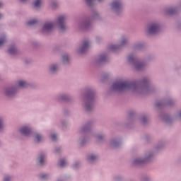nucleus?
<instances>
[{
    "mask_svg": "<svg viewBox=\"0 0 181 181\" xmlns=\"http://www.w3.org/2000/svg\"><path fill=\"white\" fill-rule=\"evenodd\" d=\"M112 87L113 90H117L119 91H121L127 88H130V87H132V84L128 83L127 81H117L113 83Z\"/></svg>",
    "mask_w": 181,
    "mask_h": 181,
    "instance_id": "nucleus-1",
    "label": "nucleus"
},
{
    "mask_svg": "<svg viewBox=\"0 0 181 181\" xmlns=\"http://www.w3.org/2000/svg\"><path fill=\"white\" fill-rule=\"evenodd\" d=\"M159 32V25L158 24H152L148 28V33L150 35H154Z\"/></svg>",
    "mask_w": 181,
    "mask_h": 181,
    "instance_id": "nucleus-2",
    "label": "nucleus"
},
{
    "mask_svg": "<svg viewBox=\"0 0 181 181\" xmlns=\"http://www.w3.org/2000/svg\"><path fill=\"white\" fill-rule=\"evenodd\" d=\"M64 21H66V17L62 16H59L57 21L59 26H60L61 30H65L66 25H64Z\"/></svg>",
    "mask_w": 181,
    "mask_h": 181,
    "instance_id": "nucleus-3",
    "label": "nucleus"
},
{
    "mask_svg": "<svg viewBox=\"0 0 181 181\" xmlns=\"http://www.w3.org/2000/svg\"><path fill=\"white\" fill-rule=\"evenodd\" d=\"M20 132L23 135H30V129L28 128V127H26V126H24L21 128V129L20 130Z\"/></svg>",
    "mask_w": 181,
    "mask_h": 181,
    "instance_id": "nucleus-4",
    "label": "nucleus"
},
{
    "mask_svg": "<svg viewBox=\"0 0 181 181\" xmlns=\"http://www.w3.org/2000/svg\"><path fill=\"white\" fill-rule=\"evenodd\" d=\"M90 46V43L88 41H85L83 44L82 47L81 48V53H84L88 49V47Z\"/></svg>",
    "mask_w": 181,
    "mask_h": 181,
    "instance_id": "nucleus-5",
    "label": "nucleus"
},
{
    "mask_svg": "<svg viewBox=\"0 0 181 181\" xmlns=\"http://www.w3.org/2000/svg\"><path fill=\"white\" fill-rule=\"evenodd\" d=\"M52 29H53V23H46L44 25L43 30L49 31V30H52Z\"/></svg>",
    "mask_w": 181,
    "mask_h": 181,
    "instance_id": "nucleus-6",
    "label": "nucleus"
},
{
    "mask_svg": "<svg viewBox=\"0 0 181 181\" xmlns=\"http://www.w3.org/2000/svg\"><path fill=\"white\" fill-rule=\"evenodd\" d=\"M112 8L113 9H118L119 8H121V2H119V1H115L112 4Z\"/></svg>",
    "mask_w": 181,
    "mask_h": 181,
    "instance_id": "nucleus-7",
    "label": "nucleus"
},
{
    "mask_svg": "<svg viewBox=\"0 0 181 181\" xmlns=\"http://www.w3.org/2000/svg\"><path fill=\"white\" fill-rule=\"evenodd\" d=\"M42 4V0H35L34 2V6L35 8H39Z\"/></svg>",
    "mask_w": 181,
    "mask_h": 181,
    "instance_id": "nucleus-8",
    "label": "nucleus"
},
{
    "mask_svg": "<svg viewBox=\"0 0 181 181\" xmlns=\"http://www.w3.org/2000/svg\"><path fill=\"white\" fill-rule=\"evenodd\" d=\"M18 87H26V82L23 81H20L18 82Z\"/></svg>",
    "mask_w": 181,
    "mask_h": 181,
    "instance_id": "nucleus-9",
    "label": "nucleus"
},
{
    "mask_svg": "<svg viewBox=\"0 0 181 181\" xmlns=\"http://www.w3.org/2000/svg\"><path fill=\"white\" fill-rule=\"evenodd\" d=\"M8 52L10 54H15V53H16V49H15V47H11L9 49Z\"/></svg>",
    "mask_w": 181,
    "mask_h": 181,
    "instance_id": "nucleus-10",
    "label": "nucleus"
},
{
    "mask_svg": "<svg viewBox=\"0 0 181 181\" xmlns=\"http://www.w3.org/2000/svg\"><path fill=\"white\" fill-rule=\"evenodd\" d=\"M66 161L64 160H61L60 161H59V166L61 167V168H63V167H64V166H66Z\"/></svg>",
    "mask_w": 181,
    "mask_h": 181,
    "instance_id": "nucleus-11",
    "label": "nucleus"
},
{
    "mask_svg": "<svg viewBox=\"0 0 181 181\" xmlns=\"http://www.w3.org/2000/svg\"><path fill=\"white\" fill-rule=\"evenodd\" d=\"M35 141H37V142H40V141H42V136L39 134H37L35 136Z\"/></svg>",
    "mask_w": 181,
    "mask_h": 181,
    "instance_id": "nucleus-12",
    "label": "nucleus"
},
{
    "mask_svg": "<svg viewBox=\"0 0 181 181\" xmlns=\"http://www.w3.org/2000/svg\"><path fill=\"white\" fill-rule=\"evenodd\" d=\"M95 159H97V156H90L88 158V160H95Z\"/></svg>",
    "mask_w": 181,
    "mask_h": 181,
    "instance_id": "nucleus-13",
    "label": "nucleus"
},
{
    "mask_svg": "<svg viewBox=\"0 0 181 181\" xmlns=\"http://www.w3.org/2000/svg\"><path fill=\"white\" fill-rule=\"evenodd\" d=\"M36 23H37V21H36V20H33V21L28 22V25H35V24H36Z\"/></svg>",
    "mask_w": 181,
    "mask_h": 181,
    "instance_id": "nucleus-14",
    "label": "nucleus"
},
{
    "mask_svg": "<svg viewBox=\"0 0 181 181\" xmlns=\"http://www.w3.org/2000/svg\"><path fill=\"white\" fill-rule=\"evenodd\" d=\"M43 160H45V156H40V165L43 164Z\"/></svg>",
    "mask_w": 181,
    "mask_h": 181,
    "instance_id": "nucleus-15",
    "label": "nucleus"
},
{
    "mask_svg": "<svg viewBox=\"0 0 181 181\" xmlns=\"http://www.w3.org/2000/svg\"><path fill=\"white\" fill-rule=\"evenodd\" d=\"M57 70V66L55 65H53L51 66V71H56Z\"/></svg>",
    "mask_w": 181,
    "mask_h": 181,
    "instance_id": "nucleus-16",
    "label": "nucleus"
},
{
    "mask_svg": "<svg viewBox=\"0 0 181 181\" xmlns=\"http://www.w3.org/2000/svg\"><path fill=\"white\" fill-rule=\"evenodd\" d=\"M98 2H101L103 0H98ZM86 2L88 4V5H91L93 4V0H86Z\"/></svg>",
    "mask_w": 181,
    "mask_h": 181,
    "instance_id": "nucleus-17",
    "label": "nucleus"
},
{
    "mask_svg": "<svg viewBox=\"0 0 181 181\" xmlns=\"http://www.w3.org/2000/svg\"><path fill=\"white\" fill-rule=\"evenodd\" d=\"M5 43V38L0 39V46H2L3 44Z\"/></svg>",
    "mask_w": 181,
    "mask_h": 181,
    "instance_id": "nucleus-18",
    "label": "nucleus"
},
{
    "mask_svg": "<svg viewBox=\"0 0 181 181\" xmlns=\"http://www.w3.org/2000/svg\"><path fill=\"white\" fill-rule=\"evenodd\" d=\"M57 138V136H56V134H52V136H51V139L52 140V141H56V139Z\"/></svg>",
    "mask_w": 181,
    "mask_h": 181,
    "instance_id": "nucleus-19",
    "label": "nucleus"
},
{
    "mask_svg": "<svg viewBox=\"0 0 181 181\" xmlns=\"http://www.w3.org/2000/svg\"><path fill=\"white\" fill-rule=\"evenodd\" d=\"M63 60H64V62H66V60H69V57H67V56H64Z\"/></svg>",
    "mask_w": 181,
    "mask_h": 181,
    "instance_id": "nucleus-20",
    "label": "nucleus"
},
{
    "mask_svg": "<svg viewBox=\"0 0 181 181\" xmlns=\"http://www.w3.org/2000/svg\"><path fill=\"white\" fill-rule=\"evenodd\" d=\"M9 180H11V177H6L4 178V181H9Z\"/></svg>",
    "mask_w": 181,
    "mask_h": 181,
    "instance_id": "nucleus-21",
    "label": "nucleus"
},
{
    "mask_svg": "<svg viewBox=\"0 0 181 181\" xmlns=\"http://www.w3.org/2000/svg\"><path fill=\"white\" fill-rule=\"evenodd\" d=\"M47 175H41V179H46Z\"/></svg>",
    "mask_w": 181,
    "mask_h": 181,
    "instance_id": "nucleus-22",
    "label": "nucleus"
},
{
    "mask_svg": "<svg viewBox=\"0 0 181 181\" xmlns=\"http://www.w3.org/2000/svg\"><path fill=\"white\" fill-rule=\"evenodd\" d=\"M0 128H2V119H0Z\"/></svg>",
    "mask_w": 181,
    "mask_h": 181,
    "instance_id": "nucleus-23",
    "label": "nucleus"
},
{
    "mask_svg": "<svg viewBox=\"0 0 181 181\" xmlns=\"http://www.w3.org/2000/svg\"><path fill=\"white\" fill-rule=\"evenodd\" d=\"M136 163H142V161H141V160H136Z\"/></svg>",
    "mask_w": 181,
    "mask_h": 181,
    "instance_id": "nucleus-24",
    "label": "nucleus"
},
{
    "mask_svg": "<svg viewBox=\"0 0 181 181\" xmlns=\"http://www.w3.org/2000/svg\"><path fill=\"white\" fill-rule=\"evenodd\" d=\"M140 67H142V64H139V66H137V69H139Z\"/></svg>",
    "mask_w": 181,
    "mask_h": 181,
    "instance_id": "nucleus-25",
    "label": "nucleus"
},
{
    "mask_svg": "<svg viewBox=\"0 0 181 181\" xmlns=\"http://www.w3.org/2000/svg\"><path fill=\"white\" fill-rule=\"evenodd\" d=\"M6 95H11V92H7V93H6Z\"/></svg>",
    "mask_w": 181,
    "mask_h": 181,
    "instance_id": "nucleus-26",
    "label": "nucleus"
},
{
    "mask_svg": "<svg viewBox=\"0 0 181 181\" xmlns=\"http://www.w3.org/2000/svg\"><path fill=\"white\" fill-rule=\"evenodd\" d=\"M129 62L132 61V58L131 57H129Z\"/></svg>",
    "mask_w": 181,
    "mask_h": 181,
    "instance_id": "nucleus-27",
    "label": "nucleus"
},
{
    "mask_svg": "<svg viewBox=\"0 0 181 181\" xmlns=\"http://www.w3.org/2000/svg\"><path fill=\"white\" fill-rule=\"evenodd\" d=\"M87 111H90V108L88 107H86Z\"/></svg>",
    "mask_w": 181,
    "mask_h": 181,
    "instance_id": "nucleus-28",
    "label": "nucleus"
},
{
    "mask_svg": "<svg viewBox=\"0 0 181 181\" xmlns=\"http://www.w3.org/2000/svg\"><path fill=\"white\" fill-rule=\"evenodd\" d=\"M122 43V45H124V43H125V41L123 40Z\"/></svg>",
    "mask_w": 181,
    "mask_h": 181,
    "instance_id": "nucleus-29",
    "label": "nucleus"
},
{
    "mask_svg": "<svg viewBox=\"0 0 181 181\" xmlns=\"http://www.w3.org/2000/svg\"><path fill=\"white\" fill-rule=\"evenodd\" d=\"M0 6H2V3H0Z\"/></svg>",
    "mask_w": 181,
    "mask_h": 181,
    "instance_id": "nucleus-30",
    "label": "nucleus"
},
{
    "mask_svg": "<svg viewBox=\"0 0 181 181\" xmlns=\"http://www.w3.org/2000/svg\"><path fill=\"white\" fill-rule=\"evenodd\" d=\"M2 17V14H0V18H1Z\"/></svg>",
    "mask_w": 181,
    "mask_h": 181,
    "instance_id": "nucleus-31",
    "label": "nucleus"
}]
</instances>
